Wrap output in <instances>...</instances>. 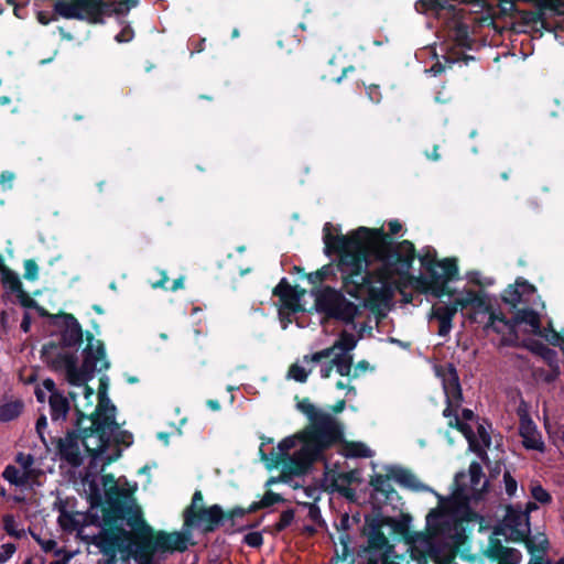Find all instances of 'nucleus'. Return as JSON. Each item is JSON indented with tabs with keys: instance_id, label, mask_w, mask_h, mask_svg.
I'll return each mask as SVG.
<instances>
[{
	"instance_id": "obj_1",
	"label": "nucleus",
	"mask_w": 564,
	"mask_h": 564,
	"mask_svg": "<svg viewBox=\"0 0 564 564\" xmlns=\"http://www.w3.org/2000/svg\"><path fill=\"white\" fill-rule=\"evenodd\" d=\"M332 225L325 224L323 239L326 251L339 253L338 268L344 286L351 296L364 303L375 297L389 285H404L408 282L422 292L443 297L446 283L457 273L453 259L436 260L434 250L427 249L420 256L422 265L432 280L409 276L414 260V246L403 240L392 247L388 236L380 229L360 227L349 235L333 236Z\"/></svg>"
},
{
	"instance_id": "obj_2",
	"label": "nucleus",
	"mask_w": 564,
	"mask_h": 564,
	"mask_svg": "<svg viewBox=\"0 0 564 564\" xmlns=\"http://www.w3.org/2000/svg\"><path fill=\"white\" fill-rule=\"evenodd\" d=\"M452 497L440 499L438 507L427 514L426 533L413 538V553L438 558L451 555L457 546L460 522L469 520V505L480 500L487 487L481 466L473 462L467 473L456 475Z\"/></svg>"
},
{
	"instance_id": "obj_3",
	"label": "nucleus",
	"mask_w": 564,
	"mask_h": 564,
	"mask_svg": "<svg viewBox=\"0 0 564 564\" xmlns=\"http://www.w3.org/2000/svg\"><path fill=\"white\" fill-rule=\"evenodd\" d=\"M297 409L306 415L310 425L303 431L283 438L268 458L269 467H280L284 476L304 474L321 453L343 435L339 422L328 411L316 408L308 399L297 402Z\"/></svg>"
},
{
	"instance_id": "obj_4",
	"label": "nucleus",
	"mask_w": 564,
	"mask_h": 564,
	"mask_svg": "<svg viewBox=\"0 0 564 564\" xmlns=\"http://www.w3.org/2000/svg\"><path fill=\"white\" fill-rule=\"evenodd\" d=\"M87 341L80 367L76 356L69 352H62L54 360L55 368L64 371L67 382L74 388L69 395L82 422H86V417H93L97 405V392L87 382L94 378L96 371L109 368L102 343L93 336H87Z\"/></svg>"
},
{
	"instance_id": "obj_5",
	"label": "nucleus",
	"mask_w": 564,
	"mask_h": 564,
	"mask_svg": "<svg viewBox=\"0 0 564 564\" xmlns=\"http://www.w3.org/2000/svg\"><path fill=\"white\" fill-rule=\"evenodd\" d=\"M356 346L355 335L343 332L333 346L305 355L294 362L289 369L288 377L301 383L306 382L313 367L317 364L321 365L319 373L324 379L329 378L334 369L340 376H350L351 364H354L351 351Z\"/></svg>"
},
{
	"instance_id": "obj_6",
	"label": "nucleus",
	"mask_w": 564,
	"mask_h": 564,
	"mask_svg": "<svg viewBox=\"0 0 564 564\" xmlns=\"http://www.w3.org/2000/svg\"><path fill=\"white\" fill-rule=\"evenodd\" d=\"M94 543L106 555H115L117 552L126 557L132 556L139 564H150L154 550V541L149 536H141L138 540L134 536L118 527H105L95 536Z\"/></svg>"
},
{
	"instance_id": "obj_7",
	"label": "nucleus",
	"mask_w": 564,
	"mask_h": 564,
	"mask_svg": "<svg viewBox=\"0 0 564 564\" xmlns=\"http://www.w3.org/2000/svg\"><path fill=\"white\" fill-rule=\"evenodd\" d=\"M135 4V0L119 2H104L102 0H58L55 3V11L66 19L98 22L102 14H126Z\"/></svg>"
},
{
	"instance_id": "obj_8",
	"label": "nucleus",
	"mask_w": 564,
	"mask_h": 564,
	"mask_svg": "<svg viewBox=\"0 0 564 564\" xmlns=\"http://www.w3.org/2000/svg\"><path fill=\"white\" fill-rule=\"evenodd\" d=\"M86 422L89 426H85V422L77 420L83 447L95 457L101 456L119 430L116 416L94 413L93 417H86Z\"/></svg>"
},
{
	"instance_id": "obj_9",
	"label": "nucleus",
	"mask_w": 564,
	"mask_h": 564,
	"mask_svg": "<svg viewBox=\"0 0 564 564\" xmlns=\"http://www.w3.org/2000/svg\"><path fill=\"white\" fill-rule=\"evenodd\" d=\"M41 475L42 470L35 466L34 456L22 452L18 453L14 463L2 471L4 480L20 488H32L37 485Z\"/></svg>"
},
{
	"instance_id": "obj_10",
	"label": "nucleus",
	"mask_w": 564,
	"mask_h": 564,
	"mask_svg": "<svg viewBox=\"0 0 564 564\" xmlns=\"http://www.w3.org/2000/svg\"><path fill=\"white\" fill-rule=\"evenodd\" d=\"M437 375L442 378L447 402V406L443 412L444 416L449 421L454 420L456 415L460 422L469 423L474 426V412L471 410H463L462 417L456 413L462 402V390L456 370L452 366H448L445 369L438 370Z\"/></svg>"
},
{
	"instance_id": "obj_11",
	"label": "nucleus",
	"mask_w": 564,
	"mask_h": 564,
	"mask_svg": "<svg viewBox=\"0 0 564 564\" xmlns=\"http://www.w3.org/2000/svg\"><path fill=\"white\" fill-rule=\"evenodd\" d=\"M316 308L329 316L350 322L357 315L359 305L346 300L332 289L321 291L316 296Z\"/></svg>"
},
{
	"instance_id": "obj_12",
	"label": "nucleus",
	"mask_w": 564,
	"mask_h": 564,
	"mask_svg": "<svg viewBox=\"0 0 564 564\" xmlns=\"http://www.w3.org/2000/svg\"><path fill=\"white\" fill-rule=\"evenodd\" d=\"M448 425L456 427L468 441L469 448L478 454H481L490 445L489 433L482 424H476L477 434L474 433L471 424L460 422L456 415L454 420H449Z\"/></svg>"
},
{
	"instance_id": "obj_13",
	"label": "nucleus",
	"mask_w": 564,
	"mask_h": 564,
	"mask_svg": "<svg viewBox=\"0 0 564 564\" xmlns=\"http://www.w3.org/2000/svg\"><path fill=\"white\" fill-rule=\"evenodd\" d=\"M519 415V434L522 438V444L527 449L538 452L544 451V442L541 433L538 431L536 425L528 414L525 406L521 405L518 409Z\"/></svg>"
},
{
	"instance_id": "obj_14",
	"label": "nucleus",
	"mask_w": 564,
	"mask_h": 564,
	"mask_svg": "<svg viewBox=\"0 0 564 564\" xmlns=\"http://www.w3.org/2000/svg\"><path fill=\"white\" fill-rule=\"evenodd\" d=\"M503 535L512 541H523L530 531L529 518L521 510L509 508L503 520Z\"/></svg>"
},
{
	"instance_id": "obj_15",
	"label": "nucleus",
	"mask_w": 564,
	"mask_h": 564,
	"mask_svg": "<svg viewBox=\"0 0 564 564\" xmlns=\"http://www.w3.org/2000/svg\"><path fill=\"white\" fill-rule=\"evenodd\" d=\"M273 293L279 296L281 305L279 308V315L283 318L285 313H294L302 310L300 304L301 297L304 291H297L292 288L284 280H282L274 289Z\"/></svg>"
},
{
	"instance_id": "obj_16",
	"label": "nucleus",
	"mask_w": 564,
	"mask_h": 564,
	"mask_svg": "<svg viewBox=\"0 0 564 564\" xmlns=\"http://www.w3.org/2000/svg\"><path fill=\"white\" fill-rule=\"evenodd\" d=\"M514 322L517 327L523 326L524 332L540 336L546 340V335L551 332H555L551 326L547 328L541 327V317L539 313L533 310L522 308L518 310L514 315Z\"/></svg>"
},
{
	"instance_id": "obj_17",
	"label": "nucleus",
	"mask_w": 564,
	"mask_h": 564,
	"mask_svg": "<svg viewBox=\"0 0 564 564\" xmlns=\"http://www.w3.org/2000/svg\"><path fill=\"white\" fill-rule=\"evenodd\" d=\"M393 545L390 544L387 536L381 532H373L368 539V546L365 550L367 554L366 564H379V562L393 553Z\"/></svg>"
},
{
	"instance_id": "obj_18",
	"label": "nucleus",
	"mask_w": 564,
	"mask_h": 564,
	"mask_svg": "<svg viewBox=\"0 0 564 564\" xmlns=\"http://www.w3.org/2000/svg\"><path fill=\"white\" fill-rule=\"evenodd\" d=\"M535 288L524 280H517L514 284L509 285L502 295L506 303L516 307L521 303H527L535 295Z\"/></svg>"
},
{
	"instance_id": "obj_19",
	"label": "nucleus",
	"mask_w": 564,
	"mask_h": 564,
	"mask_svg": "<svg viewBox=\"0 0 564 564\" xmlns=\"http://www.w3.org/2000/svg\"><path fill=\"white\" fill-rule=\"evenodd\" d=\"M58 447L61 455L68 463L78 465L80 463V451L83 447L82 433L79 432L78 434L76 431L68 432L63 438H59Z\"/></svg>"
},
{
	"instance_id": "obj_20",
	"label": "nucleus",
	"mask_w": 564,
	"mask_h": 564,
	"mask_svg": "<svg viewBox=\"0 0 564 564\" xmlns=\"http://www.w3.org/2000/svg\"><path fill=\"white\" fill-rule=\"evenodd\" d=\"M154 550L158 552L184 551L187 547V539L181 532H159L154 539Z\"/></svg>"
},
{
	"instance_id": "obj_21",
	"label": "nucleus",
	"mask_w": 564,
	"mask_h": 564,
	"mask_svg": "<svg viewBox=\"0 0 564 564\" xmlns=\"http://www.w3.org/2000/svg\"><path fill=\"white\" fill-rule=\"evenodd\" d=\"M486 327L501 334L507 343H511L518 337L516 322L507 321L503 316L494 312L490 313Z\"/></svg>"
},
{
	"instance_id": "obj_22",
	"label": "nucleus",
	"mask_w": 564,
	"mask_h": 564,
	"mask_svg": "<svg viewBox=\"0 0 564 564\" xmlns=\"http://www.w3.org/2000/svg\"><path fill=\"white\" fill-rule=\"evenodd\" d=\"M193 518L195 522L191 527L198 525L206 531H210L220 522L223 511L218 506L200 508L193 513Z\"/></svg>"
},
{
	"instance_id": "obj_23",
	"label": "nucleus",
	"mask_w": 564,
	"mask_h": 564,
	"mask_svg": "<svg viewBox=\"0 0 564 564\" xmlns=\"http://www.w3.org/2000/svg\"><path fill=\"white\" fill-rule=\"evenodd\" d=\"M486 553L489 557L498 560V564H518L521 560V553L518 550L505 547L494 540L490 541Z\"/></svg>"
},
{
	"instance_id": "obj_24",
	"label": "nucleus",
	"mask_w": 564,
	"mask_h": 564,
	"mask_svg": "<svg viewBox=\"0 0 564 564\" xmlns=\"http://www.w3.org/2000/svg\"><path fill=\"white\" fill-rule=\"evenodd\" d=\"M108 378H101L97 391V405L95 413L116 416V406L111 403L110 399L108 398Z\"/></svg>"
},
{
	"instance_id": "obj_25",
	"label": "nucleus",
	"mask_w": 564,
	"mask_h": 564,
	"mask_svg": "<svg viewBox=\"0 0 564 564\" xmlns=\"http://www.w3.org/2000/svg\"><path fill=\"white\" fill-rule=\"evenodd\" d=\"M449 306H457V311L469 306L474 308H482L485 307V301L480 293L471 290H463L457 293L454 303Z\"/></svg>"
},
{
	"instance_id": "obj_26",
	"label": "nucleus",
	"mask_w": 564,
	"mask_h": 564,
	"mask_svg": "<svg viewBox=\"0 0 564 564\" xmlns=\"http://www.w3.org/2000/svg\"><path fill=\"white\" fill-rule=\"evenodd\" d=\"M102 486L108 497H129L134 488L124 487L121 479H116L113 475L106 474L102 476Z\"/></svg>"
},
{
	"instance_id": "obj_27",
	"label": "nucleus",
	"mask_w": 564,
	"mask_h": 564,
	"mask_svg": "<svg viewBox=\"0 0 564 564\" xmlns=\"http://www.w3.org/2000/svg\"><path fill=\"white\" fill-rule=\"evenodd\" d=\"M457 313V306H440L433 310V316L440 322L438 335L446 336L452 329V321Z\"/></svg>"
},
{
	"instance_id": "obj_28",
	"label": "nucleus",
	"mask_w": 564,
	"mask_h": 564,
	"mask_svg": "<svg viewBox=\"0 0 564 564\" xmlns=\"http://www.w3.org/2000/svg\"><path fill=\"white\" fill-rule=\"evenodd\" d=\"M62 319L65 325V330L63 333V341L67 346H73L77 344L82 337V329L78 322L72 315H63Z\"/></svg>"
},
{
	"instance_id": "obj_29",
	"label": "nucleus",
	"mask_w": 564,
	"mask_h": 564,
	"mask_svg": "<svg viewBox=\"0 0 564 564\" xmlns=\"http://www.w3.org/2000/svg\"><path fill=\"white\" fill-rule=\"evenodd\" d=\"M51 406V416L54 421L64 420L68 413L69 404L67 399L59 392H53L48 395Z\"/></svg>"
},
{
	"instance_id": "obj_30",
	"label": "nucleus",
	"mask_w": 564,
	"mask_h": 564,
	"mask_svg": "<svg viewBox=\"0 0 564 564\" xmlns=\"http://www.w3.org/2000/svg\"><path fill=\"white\" fill-rule=\"evenodd\" d=\"M23 404L19 400H7L0 404V420L11 421L18 417L22 411Z\"/></svg>"
},
{
	"instance_id": "obj_31",
	"label": "nucleus",
	"mask_w": 564,
	"mask_h": 564,
	"mask_svg": "<svg viewBox=\"0 0 564 564\" xmlns=\"http://www.w3.org/2000/svg\"><path fill=\"white\" fill-rule=\"evenodd\" d=\"M79 514L62 510L58 516L59 525L66 531H75L79 525Z\"/></svg>"
},
{
	"instance_id": "obj_32",
	"label": "nucleus",
	"mask_w": 564,
	"mask_h": 564,
	"mask_svg": "<svg viewBox=\"0 0 564 564\" xmlns=\"http://www.w3.org/2000/svg\"><path fill=\"white\" fill-rule=\"evenodd\" d=\"M344 453L348 457H371L372 451L362 443H349L345 446Z\"/></svg>"
},
{
	"instance_id": "obj_33",
	"label": "nucleus",
	"mask_w": 564,
	"mask_h": 564,
	"mask_svg": "<svg viewBox=\"0 0 564 564\" xmlns=\"http://www.w3.org/2000/svg\"><path fill=\"white\" fill-rule=\"evenodd\" d=\"M530 553H543L547 547V539L544 534H538L533 538L523 540Z\"/></svg>"
},
{
	"instance_id": "obj_34",
	"label": "nucleus",
	"mask_w": 564,
	"mask_h": 564,
	"mask_svg": "<svg viewBox=\"0 0 564 564\" xmlns=\"http://www.w3.org/2000/svg\"><path fill=\"white\" fill-rule=\"evenodd\" d=\"M203 502V495L200 491H196L193 496V499H192V505L187 508L186 512H185V525L186 527H191L195 520L193 518V513L200 509V505Z\"/></svg>"
},
{
	"instance_id": "obj_35",
	"label": "nucleus",
	"mask_w": 564,
	"mask_h": 564,
	"mask_svg": "<svg viewBox=\"0 0 564 564\" xmlns=\"http://www.w3.org/2000/svg\"><path fill=\"white\" fill-rule=\"evenodd\" d=\"M444 8V3H442L438 0H419L415 3V10L421 13H425L429 11L437 13L440 10Z\"/></svg>"
},
{
	"instance_id": "obj_36",
	"label": "nucleus",
	"mask_w": 564,
	"mask_h": 564,
	"mask_svg": "<svg viewBox=\"0 0 564 564\" xmlns=\"http://www.w3.org/2000/svg\"><path fill=\"white\" fill-rule=\"evenodd\" d=\"M3 527L7 533L11 536L20 539L24 535V531L22 529H19L18 522L11 514H7L3 517Z\"/></svg>"
},
{
	"instance_id": "obj_37",
	"label": "nucleus",
	"mask_w": 564,
	"mask_h": 564,
	"mask_svg": "<svg viewBox=\"0 0 564 564\" xmlns=\"http://www.w3.org/2000/svg\"><path fill=\"white\" fill-rule=\"evenodd\" d=\"M530 490L532 497L540 503L546 505L551 502L550 494L540 484H531Z\"/></svg>"
},
{
	"instance_id": "obj_38",
	"label": "nucleus",
	"mask_w": 564,
	"mask_h": 564,
	"mask_svg": "<svg viewBox=\"0 0 564 564\" xmlns=\"http://www.w3.org/2000/svg\"><path fill=\"white\" fill-rule=\"evenodd\" d=\"M280 496L274 494V492H267L262 499L257 502V503H253L251 507H250V510H257L259 508H265V507H270L272 505H274L275 502L280 501Z\"/></svg>"
},
{
	"instance_id": "obj_39",
	"label": "nucleus",
	"mask_w": 564,
	"mask_h": 564,
	"mask_svg": "<svg viewBox=\"0 0 564 564\" xmlns=\"http://www.w3.org/2000/svg\"><path fill=\"white\" fill-rule=\"evenodd\" d=\"M39 276V267L33 260L24 262V278L30 281H35Z\"/></svg>"
},
{
	"instance_id": "obj_40",
	"label": "nucleus",
	"mask_w": 564,
	"mask_h": 564,
	"mask_svg": "<svg viewBox=\"0 0 564 564\" xmlns=\"http://www.w3.org/2000/svg\"><path fill=\"white\" fill-rule=\"evenodd\" d=\"M15 545L12 543L2 544L0 549V563L7 562L15 552Z\"/></svg>"
},
{
	"instance_id": "obj_41",
	"label": "nucleus",
	"mask_w": 564,
	"mask_h": 564,
	"mask_svg": "<svg viewBox=\"0 0 564 564\" xmlns=\"http://www.w3.org/2000/svg\"><path fill=\"white\" fill-rule=\"evenodd\" d=\"M293 519H294V512L292 510H286V511L282 512L280 520L276 524V529L278 530L285 529L288 525L291 524Z\"/></svg>"
},
{
	"instance_id": "obj_42",
	"label": "nucleus",
	"mask_w": 564,
	"mask_h": 564,
	"mask_svg": "<svg viewBox=\"0 0 564 564\" xmlns=\"http://www.w3.org/2000/svg\"><path fill=\"white\" fill-rule=\"evenodd\" d=\"M245 542L252 547L260 546L262 544V535L259 532H250L246 534Z\"/></svg>"
},
{
	"instance_id": "obj_43",
	"label": "nucleus",
	"mask_w": 564,
	"mask_h": 564,
	"mask_svg": "<svg viewBox=\"0 0 564 564\" xmlns=\"http://www.w3.org/2000/svg\"><path fill=\"white\" fill-rule=\"evenodd\" d=\"M503 481L507 494L509 496H513L517 491V481L511 477L509 473H505Z\"/></svg>"
},
{
	"instance_id": "obj_44",
	"label": "nucleus",
	"mask_w": 564,
	"mask_h": 564,
	"mask_svg": "<svg viewBox=\"0 0 564 564\" xmlns=\"http://www.w3.org/2000/svg\"><path fill=\"white\" fill-rule=\"evenodd\" d=\"M399 480L405 486L417 488V480L415 477L406 471H401L399 475Z\"/></svg>"
},
{
	"instance_id": "obj_45",
	"label": "nucleus",
	"mask_w": 564,
	"mask_h": 564,
	"mask_svg": "<svg viewBox=\"0 0 564 564\" xmlns=\"http://www.w3.org/2000/svg\"><path fill=\"white\" fill-rule=\"evenodd\" d=\"M34 538L37 541V543L41 545L42 550L45 552L53 551L57 546L56 541L53 539H40L37 536H34Z\"/></svg>"
},
{
	"instance_id": "obj_46",
	"label": "nucleus",
	"mask_w": 564,
	"mask_h": 564,
	"mask_svg": "<svg viewBox=\"0 0 564 564\" xmlns=\"http://www.w3.org/2000/svg\"><path fill=\"white\" fill-rule=\"evenodd\" d=\"M13 180H14V173H12L10 171H4L0 175V184L4 188H11Z\"/></svg>"
},
{
	"instance_id": "obj_47",
	"label": "nucleus",
	"mask_w": 564,
	"mask_h": 564,
	"mask_svg": "<svg viewBox=\"0 0 564 564\" xmlns=\"http://www.w3.org/2000/svg\"><path fill=\"white\" fill-rule=\"evenodd\" d=\"M133 37V32L130 28H124L119 34L116 35V41L119 43L129 42Z\"/></svg>"
},
{
	"instance_id": "obj_48",
	"label": "nucleus",
	"mask_w": 564,
	"mask_h": 564,
	"mask_svg": "<svg viewBox=\"0 0 564 564\" xmlns=\"http://www.w3.org/2000/svg\"><path fill=\"white\" fill-rule=\"evenodd\" d=\"M46 425H47V420L44 415H42L41 417L37 419L36 432L43 441H44L43 430L46 427Z\"/></svg>"
},
{
	"instance_id": "obj_49",
	"label": "nucleus",
	"mask_w": 564,
	"mask_h": 564,
	"mask_svg": "<svg viewBox=\"0 0 564 564\" xmlns=\"http://www.w3.org/2000/svg\"><path fill=\"white\" fill-rule=\"evenodd\" d=\"M360 369L362 371L367 370L368 369V362L367 361H360L357 364L355 370L350 372V376L351 378H357L359 376V373L357 372V370Z\"/></svg>"
},
{
	"instance_id": "obj_50",
	"label": "nucleus",
	"mask_w": 564,
	"mask_h": 564,
	"mask_svg": "<svg viewBox=\"0 0 564 564\" xmlns=\"http://www.w3.org/2000/svg\"><path fill=\"white\" fill-rule=\"evenodd\" d=\"M468 279H469L471 282H474V283H476V284H479V285H484V284H489V283H490L489 281H486V282L481 281V280H480V274H479L478 272H471V273H469V274H468Z\"/></svg>"
},
{
	"instance_id": "obj_51",
	"label": "nucleus",
	"mask_w": 564,
	"mask_h": 564,
	"mask_svg": "<svg viewBox=\"0 0 564 564\" xmlns=\"http://www.w3.org/2000/svg\"><path fill=\"white\" fill-rule=\"evenodd\" d=\"M43 388L50 393L52 394L53 392H57L55 390V383L53 380L51 379H46L43 381Z\"/></svg>"
},
{
	"instance_id": "obj_52",
	"label": "nucleus",
	"mask_w": 564,
	"mask_h": 564,
	"mask_svg": "<svg viewBox=\"0 0 564 564\" xmlns=\"http://www.w3.org/2000/svg\"><path fill=\"white\" fill-rule=\"evenodd\" d=\"M398 556L394 554V552L392 554H389L388 556L383 557L381 560L382 564H400L398 561H397Z\"/></svg>"
},
{
	"instance_id": "obj_53",
	"label": "nucleus",
	"mask_w": 564,
	"mask_h": 564,
	"mask_svg": "<svg viewBox=\"0 0 564 564\" xmlns=\"http://www.w3.org/2000/svg\"><path fill=\"white\" fill-rule=\"evenodd\" d=\"M389 229H390L391 234H397L401 230V224L397 220L390 221Z\"/></svg>"
},
{
	"instance_id": "obj_54",
	"label": "nucleus",
	"mask_w": 564,
	"mask_h": 564,
	"mask_svg": "<svg viewBox=\"0 0 564 564\" xmlns=\"http://www.w3.org/2000/svg\"><path fill=\"white\" fill-rule=\"evenodd\" d=\"M167 282V276L165 273L162 274V279L158 282L152 283V288H165V283Z\"/></svg>"
},
{
	"instance_id": "obj_55",
	"label": "nucleus",
	"mask_w": 564,
	"mask_h": 564,
	"mask_svg": "<svg viewBox=\"0 0 564 564\" xmlns=\"http://www.w3.org/2000/svg\"><path fill=\"white\" fill-rule=\"evenodd\" d=\"M183 286H184V278L181 276L173 282L171 290L176 291L178 289H182Z\"/></svg>"
},
{
	"instance_id": "obj_56",
	"label": "nucleus",
	"mask_w": 564,
	"mask_h": 564,
	"mask_svg": "<svg viewBox=\"0 0 564 564\" xmlns=\"http://www.w3.org/2000/svg\"><path fill=\"white\" fill-rule=\"evenodd\" d=\"M324 275H325V269L317 271L313 274H310V279L312 281L323 280Z\"/></svg>"
},
{
	"instance_id": "obj_57",
	"label": "nucleus",
	"mask_w": 564,
	"mask_h": 564,
	"mask_svg": "<svg viewBox=\"0 0 564 564\" xmlns=\"http://www.w3.org/2000/svg\"><path fill=\"white\" fill-rule=\"evenodd\" d=\"M336 387H337L338 389H347L348 391H350V392H354V393H355V388H354L352 386H350V384H346V383H344L343 381H338V382L336 383Z\"/></svg>"
},
{
	"instance_id": "obj_58",
	"label": "nucleus",
	"mask_w": 564,
	"mask_h": 564,
	"mask_svg": "<svg viewBox=\"0 0 564 564\" xmlns=\"http://www.w3.org/2000/svg\"><path fill=\"white\" fill-rule=\"evenodd\" d=\"M345 405H346V403H345L344 400L338 401L336 403V405L333 408V410H334L335 413H340L345 409Z\"/></svg>"
},
{
	"instance_id": "obj_59",
	"label": "nucleus",
	"mask_w": 564,
	"mask_h": 564,
	"mask_svg": "<svg viewBox=\"0 0 564 564\" xmlns=\"http://www.w3.org/2000/svg\"><path fill=\"white\" fill-rule=\"evenodd\" d=\"M430 72L433 73L434 75H437L443 72V67L441 64L437 63L430 68Z\"/></svg>"
},
{
	"instance_id": "obj_60",
	"label": "nucleus",
	"mask_w": 564,
	"mask_h": 564,
	"mask_svg": "<svg viewBox=\"0 0 564 564\" xmlns=\"http://www.w3.org/2000/svg\"><path fill=\"white\" fill-rule=\"evenodd\" d=\"M538 507L534 502H529L527 503V507H525V510L522 511V513H527L529 516V513L533 510H535Z\"/></svg>"
},
{
	"instance_id": "obj_61",
	"label": "nucleus",
	"mask_w": 564,
	"mask_h": 564,
	"mask_svg": "<svg viewBox=\"0 0 564 564\" xmlns=\"http://www.w3.org/2000/svg\"><path fill=\"white\" fill-rule=\"evenodd\" d=\"M290 314H291V313H285V314H284V316H283V318L280 316L281 322H282V324H283V325H282V327H283V328H286L288 324H289V323H291V319L289 318V315H290Z\"/></svg>"
},
{
	"instance_id": "obj_62",
	"label": "nucleus",
	"mask_w": 564,
	"mask_h": 564,
	"mask_svg": "<svg viewBox=\"0 0 564 564\" xmlns=\"http://www.w3.org/2000/svg\"><path fill=\"white\" fill-rule=\"evenodd\" d=\"M69 560H70V555H66L62 560L52 562L51 564H68Z\"/></svg>"
},
{
	"instance_id": "obj_63",
	"label": "nucleus",
	"mask_w": 564,
	"mask_h": 564,
	"mask_svg": "<svg viewBox=\"0 0 564 564\" xmlns=\"http://www.w3.org/2000/svg\"><path fill=\"white\" fill-rule=\"evenodd\" d=\"M37 19H39L40 23H42V24H48V22H50V20H48V19H46V17L44 15V13H42V12H40V13L37 14Z\"/></svg>"
},
{
	"instance_id": "obj_64",
	"label": "nucleus",
	"mask_w": 564,
	"mask_h": 564,
	"mask_svg": "<svg viewBox=\"0 0 564 564\" xmlns=\"http://www.w3.org/2000/svg\"><path fill=\"white\" fill-rule=\"evenodd\" d=\"M21 327H22V329H23L24 332H28V330H29L30 322H29V319H28L26 317H25V318L23 319V322L21 323Z\"/></svg>"
}]
</instances>
